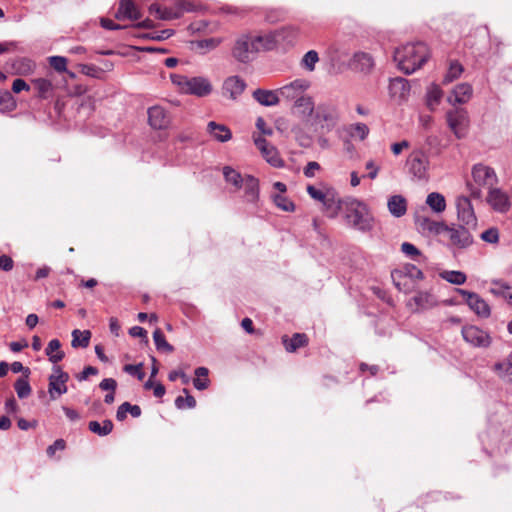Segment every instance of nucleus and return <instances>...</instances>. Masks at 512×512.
I'll use <instances>...</instances> for the list:
<instances>
[{"label":"nucleus","instance_id":"nucleus-48","mask_svg":"<svg viewBox=\"0 0 512 512\" xmlns=\"http://www.w3.org/2000/svg\"><path fill=\"white\" fill-rule=\"evenodd\" d=\"M16 100L8 90H0V112H10L16 108Z\"/></svg>","mask_w":512,"mask_h":512},{"label":"nucleus","instance_id":"nucleus-43","mask_svg":"<svg viewBox=\"0 0 512 512\" xmlns=\"http://www.w3.org/2000/svg\"><path fill=\"white\" fill-rule=\"evenodd\" d=\"M35 89L37 91V97L41 99H47L51 96L53 86L50 80L45 78H38L33 80Z\"/></svg>","mask_w":512,"mask_h":512},{"label":"nucleus","instance_id":"nucleus-59","mask_svg":"<svg viewBox=\"0 0 512 512\" xmlns=\"http://www.w3.org/2000/svg\"><path fill=\"white\" fill-rule=\"evenodd\" d=\"M49 63L58 72L66 71L67 59L63 56H51L49 58Z\"/></svg>","mask_w":512,"mask_h":512},{"label":"nucleus","instance_id":"nucleus-34","mask_svg":"<svg viewBox=\"0 0 512 512\" xmlns=\"http://www.w3.org/2000/svg\"><path fill=\"white\" fill-rule=\"evenodd\" d=\"M390 92L394 95L399 94L400 98H405L410 92L409 81L405 78L397 77L390 81Z\"/></svg>","mask_w":512,"mask_h":512},{"label":"nucleus","instance_id":"nucleus-24","mask_svg":"<svg viewBox=\"0 0 512 512\" xmlns=\"http://www.w3.org/2000/svg\"><path fill=\"white\" fill-rule=\"evenodd\" d=\"M391 277L392 279L403 278V280L410 279L411 281H416L422 280L424 275L414 264H405L401 268L392 271Z\"/></svg>","mask_w":512,"mask_h":512},{"label":"nucleus","instance_id":"nucleus-47","mask_svg":"<svg viewBox=\"0 0 512 512\" xmlns=\"http://www.w3.org/2000/svg\"><path fill=\"white\" fill-rule=\"evenodd\" d=\"M464 71L463 66L458 61H452L446 74L443 77V83L449 84L458 79Z\"/></svg>","mask_w":512,"mask_h":512},{"label":"nucleus","instance_id":"nucleus-58","mask_svg":"<svg viewBox=\"0 0 512 512\" xmlns=\"http://www.w3.org/2000/svg\"><path fill=\"white\" fill-rule=\"evenodd\" d=\"M392 280H393V283L396 286V288L401 292L409 293L414 288L415 281H411L410 279L403 280V278H398V279H392Z\"/></svg>","mask_w":512,"mask_h":512},{"label":"nucleus","instance_id":"nucleus-3","mask_svg":"<svg viewBox=\"0 0 512 512\" xmlns=\"http://www.w3.org/2000/svg\"><path fill=\"white\" fill-rule=\"evenodd\" d=\"M473 183H467V187L473 198L482 196L481 188L491 189L497 183L498 177L493 168L484 164H475L472 168Z\"/></svg>","mask_w":512,"mask_h":512},{"label":"nucleus","instance_id":"nucleus-45","mask_svg":"<svg viewBox=\"0 0 512 512\" xmlns=\"http://www.w3.org/2000/svg\"><path fill=\"white\" fill-rule=\"evenodd\" d=\"M494 370L504 381L512 382V357L505 362L496 363L494 365Z\"/></svg>","mask_w":512,"mask_h":512},{"label":"nucleus","instance_id":"nucleus-2","mask_svg":"<svg viewBox=\"0 0 512 512\" xmlns=\"http://www.w3.org/2000/svg\"><path fill=\"white\" fill-rule=\"evenodd\" d=\"M341 212L348 225L360 231H369L373 227V217L367 205L352 197L342 200Z\"/></svg>","mask_w":512,"mask_h":512},{"label":"nucleus","instance_id":"nucleus-53","mask_svg":"<svg viewBox=\"0 0 512 512\" xmlns=\"http://www.w3.org/2000/svg\"><path fill=\"white\" fill-rule=\"evenodd\" d=\"M273 202L275 205L283 211L292 212L295 210L294 203L282 194L273 195Z\"/></svg>","mask_w":512,"mask_h":512},{"label":"nucleus","instance_id":"nucleus-6","mask_svg":"<svg viewBox=\"0 0 512 512\" xmlns=\"http://www.w3.org/2000/svg\"><path fill=\"white\" fill-rule=\"evenodd\" d=\"M446 121L456 138L462 139L467 135L470 121L465 109L455 108L447 111Z\"/></svg>","mask_w":512,"mask_h":512},{"label":"nucleus","instance_id":"nucleus-37","mask_svg":"<svg viewBox=\"0 0 512 512\" xmlns=\"http://www.w3.org/2000/svg\"><path fill=\"white\" fill-rule=\"evenodd\" d=\"M127 413H130L132 417L138 418L141 416V408L138 405H132L129 402L122 403L116 412V419L118 421H123L127 417Z\"/></svg>","mask_w":512,"mask_h":512},{"label":"nucleus","instance_id":"nucleus-15","mask_svg":"<svg viewBox=\"0 0 512 512\" xmlns=\"http://www.w3.org/2000/svg\"><path fill=\"white\" fill-rule=\"evenodd\" d=\"M471 227H465L464 225H459L458 227H449L445 233L448 234L451 243L460 248L465 249L469 247L473 243L472 235L470 234Z\"/></svg>","mask_w":512,"mask_h":512},{"label":"nucleus","instance_id":"nucleus-38","mask_svg":"<svg viewBox=\"0 0 512 512\" xmlns=\"http://www.w3.org/2000/svg\"><path fill=\"white\" fill-rule=\"evenodd\" d=\"M492 284L493 286L490 288V292L497 297L505 299L512 305V287L501 281H493Z\"/></svg>","mask_w":512,"mask_h":512},{"label":"nucleus","instance_id":"nucleus-19","mask_svg":"<svg viewBox=\"0 0 512 512\" xmlns=\"http://www.w3.org/2000/svg\"><path fill=\"white\" fill-rule=\"evenodd\" d=\"M284 32H270L264 35L252 36V40L258 51L260 50H271L273 47L280 43V40H284Z\"/></svg>","mask_w":512,"mask_h":512},{"label":"nucleus","instance_id":"nucleus-17","mask_svg":"<svg viewBox=\"0 0 512 512\" xmlns=\"http://www.w3.org/2000/svg\"><path fill=\"white\" fill-rule=\"evenodd\" d=\"M309 83L304 79H296L278 90L280 97L288 101H296L304 95Z\"/></svg>","mask_w":512,"mask_h":512},{"label":"nucleus","instance_id":"nucleus-36","mask_svg":"<svg viewBox=\"0 0 512 512\" xmlns=\"http://www.w3.org/2000/svg\"><path fill=\"white\" fill-rule=\"evenodd\" d=\"M223 176L225 181L237 190L242 188L243 182L245 181V176L243 177L238 171L230 166H225L223 168Z\"/></svg>","mask_w":512,"mask_h":512},{"label":"nucleus","instance_id":"nucleus-18","mask_svg":"<svg viewBox=\"0 0 512 512\" xmlns=\"http://www.w3.org/2000/svg\"><path fill=\"white\" fill-rule=\"evenodd\" d=\"M246 82L241 77L234 75L226 78L222 85V94L231 100H237L246 89Z\"/></svg>","mask_w":512,"mask_h":512},{"label":"nucleus","instance_id":"nucleus-5","mask_svg":"<svg viewBox=\"0 0 512 512\" xmlns=\"http://www.w3.org/2000/svg\"><path fill=\"white\" fill-rule=\"evenodd\" d=\"M428 166V157L422 150H414L407 157L406 167L413 180L426 181L428 179Z\"/></svg>","mask_w":512,"mask_h":512},{"label":"nucleus","instance_id":"nucleus-52","mask_svg":"<svg viewBox=\"0 0 512 512\" xmlns=\"http://www.w3.org/2000/svg\"><path fill=\"white\" fill-rule=\"evenodd\" d=\"M183 392L186 394V397L178 396L175 399V406L176 408L182 410L185 408H194L196 406V400L195 398L189 394L187 389H183Z\"/></svg>","mask_w":512,"mask_h":512},{"label":"nucleus","instance_id":"nucleus-61","mask_svg":"<svg viewBox=\"0 0 512 512\" xmlns=\"http://www.w3.org/2000/svg\"><path fill=\"white\" fill-rule=\"evenodd\" d=\"M307 193L309 194V196L311 198H313L314 200H317V201L322 203L326 199V197L328 196V194L330 192L329 191L328 192H324V191H322L320 189H317L313 185H308Z\"/></svg>","mask_w":512,"mask_h":512},{"label":"nucleus","instance_id":"nucleus-33","mask_svg":"<svg viewBox=\"0 0 512 512\" xmlns=\"http://www.w3.org/2000/svg\"><path fill=\"white\" fill-rule=\"evenodd\" d=\"M442 97V89L436 84H431L427 88L426 92V105L429 108V110L434 111L436 107L439 105Z\"/></svg>","mask_w":512,"mask_h":512},{"label":"nucleus","instance_id":"nucleus-41","mask_svg":"<svg viewBox=\"0 0 512 512\" xmlns=\"http://www.w3.org/2000/svg\"><path fill=\"white\" fill-rule=\"evenodd\" d=\"M13 67L17 74L29 75L32 74L36 68L35 62L27 57H21L15 60Z\"/></svg>","mask_w":512,"mask_h":512},{"label":"nucleus","instance_id":"nucleus-26","mask_svg":"<svg viewBox=\"0 0 512 512\" xmlns=\"http://www.w3.org/2000/svg\"><path fill=\"white\" fill-rule=\"evenodd\" d=\"M244 198L249 203H257L259 200V180L252 175H245L243 182Z\"/></svg>","mask_w":512,"mask_h":512},{"label":"nucleus","instance_id":"nucleus-49","mask_svg":"<svg viewBox=\"0 0 512 512\" xmlns=\"http://www.w3.org/2000/svg\"><path fill=\"white\" fill-rule=\"evenodd\" d=\"M347 132L352 138H358L363 141L369 134V127L365 123H356L350 125Z\"/></svg>","mask_w":512,"mask_h":512},{"label":"nucleus","instance_id":"nucleus-35","mask_svg":"<svg viewBox=\"0 0 512 512\" xmlns=\"http://www.w3.org/2000/svg\"><path fill=\"white\" fill-rule=\"evenodd\" d=\"M60 348V341L58 339H52L45 349V353L48 356L49 361L52 362L53 364H57L65 356L64 352L60 350Z\"/></svg>","mask_w":512,"mask_h":512},{"label":"nucleus","instance_id":"nucleus-16","mask_svg":"<svg viewBox=\"0 0 512 512\" xmlns=\"http://www.w3.org/2000/svg\"><path fill=\"white\" fill-rule=\"evenodd\" d=\"M148 123L155 130L167 129L170 125L171 119L168 112L164 107L155 105L148 108Z\"/></svg>","mask_w":512,"mask_h":512},{"label":"nucleus","instance_id":"nucleus-4","mask_svg":"<svg viewBox=\"0 0 512 512\" xmlns=\"http://www.w3.org/2000/svg\"><path fill=\"white\" fill-rule=\"evenodd\" d=\"M172 82L180 87L187 94L204 97L211 93L212 85L205 77H187L184 75H172Z\"/></svg>","mask_w":512,"mask_h":512},{"label":"nucleus","instance_id":"nucleus-11","mask_svg":"<svg viewBox=\"0 0 512 512\" xmlns=\"http://www.w3.org/2000/svg\"><path fill=\"white\" fill-rule=\"evenodd\" d=\"M461 332L463 339L473 347L487 348L491 344L490 335L477 326H464Z\"/></svg>","mask_w":512,"mask_h":512},{"label":"nucleus","instance_id":"nucleus-54","mask_svg":"<svg viewBox=\"0 0 512 512\" xmlns=\"http://www.w3.org/2000/svg\"><path fill=\"white\" fill-rule=\"evenodd\" d=\"M319 61L318 53L315 50L308 51L302 58V66L312 72L315 69L316 63Z\"/></svg>","mask_w":512,"mask_h":512},{"label":"nucleus","instance_id":"nucleus-57","mask_svg":"<svg viewBox=\"0 0 512 512\" xmlns=\"http://www.w3.org/2000/svg\"><path fill=\"white\" fill-rule=\"evenodd\" d=\"M80 71L82 74L92 78H99L103 72L101 68L93 64H81Z\"/></svg>","mask_w":512,"mask_h":512},{"label":"nucleus","instance_id":"nucleus-12","mask_svg":"<svg viewBox=\"0 0 512 512\" xmlns=\"http://www.w3.org/2000/svg\"><path fill=\"white\" fill-rule=\"evenodd\" d=\"M457 291L474 313L482 318H488L490 316L491 310L489 305L477 293L464 289H458Z\"/></svg>","mask_w":512,"mask_h":512},{"label":"nucleus","instance_id":"nucleus-10","mask_svg":"<svg viewBox=\"0 0 512 512\" xmlns=\"http://www.w3.org/2000/svg\"><path fill=\"white\" fill-rule=\"evenodd\" d=\"M338 113L334 106L329 104H319L314 114V122L319 124L326 131L332 130L338 121Z\"/></svg>","mask_w":512,"mask_h":512},{"label":"nucleus","instance_id":"nucleus-22","mask_svg":"<svg viewBox=\"0 0 512 512\" xmlns=\"http://www.w3.org/2000/svg\"><path fill=\"white\" fill-rule=\"evenodd\" d=\"M416 224L423 233L427 232L433 235H440L448 230V226L445 223L434 221L422 216H418L416 218Z\"/></svg>","mask_w":512,"mask_h":512},{"label":"nucleus","instance_id":"nucleus-25","mask_svg":"<svg viewBox=\"0 0 512 512\" xmlns=\"http://www.w3.org/2000/svg\"><path fill=\"white\" fill-rule=\"evenodd\" d=\"M115 17L119 20H138L140 19L141 14L131 0H121Z\"/></svg>","mask_w":512,"mask_h":512},{"label":"nucleus","instance_id":"nucleus-14","mask_svg":"<svg viewBox=\"0 0 512 512\" xmlns=\"http://www.w3.org/2000/svg\"><path fill=\"white\" fill-rule=\"evenodd\" d=\"M254 144L271 166L276 168L284 166V162L281 159L276 147L270 144L265 138L261 136L254 137Z\"/></svg>","mask_w":512,"mask_h":512},{"label":"nucleus","instance_id":"nucleus-29","mask_svg":"<svg viewBox=\"0 0 512 512\" xmlns=\"http://www.w3.org/2000/svg\"><path fill=\"white\" fill-rule=\"evenodd\" d=\"M208 133L219 142H227L232 138L231 130L224 124H218L215 121H210L207 124Z\"/></svg>","mask_w":512,"mask_h":512},{"label":"nucleus","instance_id":"nucleus-51","mask_svg":"<svg viewBox=\"0 0 512 512\" xmlns=\"http://www.w3.org/2000/svg\"><path fill=\"white\" fill-rule=\"evenodd\" d=\"M153 340L157 350L166 352H172L174 350L173 346L166 341L165 336L160 329H156L153 332Z\"/></svg>","mask_w":512,"mask_h":512},{"label":"nucleus","instance_id":"nucleus-60","mask_svg":"<svg viewBox=\"0 0 512 512\" xmlns=\"http://www.w3.org/2000/svg\"><path fill=\"white\" fill-rule=\"evenodd\" d=\"M481 239L487 243H497L499 241V232L497 228H489L481 233Z\"/></svg>","mask_w":512,"mask_h":512},{"label":"nucleus","instance_id":"nucleus-50","mask_svg":"<svg viewBox=\"0 0 512 512\" xmlns=\"http://www.w3.org/2000/svg\"><path fill=\"white\" fill-rule=\"evenodd\" d=\"M14 389L20 399H25L31 394V386L28 378L20 377L14 383Z\"/></svg>","mask_w":512,"mask_h":512},{"label":"nucleus","instance_id":"nucleus-64","mask_svg":"<svg viewBox=\"0 0 512 512\" xmlns=\"http://www.w3.org/2000/svg\"><path fill=\"white\" fill-rule=\"evenodd\" d=\"M320 170V165L318 162L310 161L307 163V165L304 168V175L307 178H312L315 176V172Z\"/></svg>","mask_w":512,"mask_h":512},{"label":"nucleus","instance_id":"nucleus-31","mask_svg":"<svg viewBox=\"0 0 512 512\" xmlns=\"http://www.w3.org/2000/svg\"><path fill=\"white\" fill-rule=\"evenodd\" d=\"M294 108L296 113L302 117L311 116L315 110L314 101L312 97L303 95L294 101Z\"/></svg>","mask_w":512,"mask_h":512},{"label":"nucleus","instance_id":"nucleus-32","mask_svg":"<svg viewBox=\"0 0 512 512\" xmlns=\"http://www.w3.org/2000/svg\"><path fill=\"white\" fill-rule=\"evenodd\" d=\"M282 342L288 352H295L298 348L307 344L308 338L304 333H295L291 338L284 336Z\"/></svg>","mask_w":512,"mask_h":512},{"label":"nucleus","instance_id":"nucleus-63","mask_svg":"<svg viewBox=\"0 0 512 512\" xmlns=\"http://www.w3.org/2000/svg\"><path fill=\"white\" fill-rule=\"evenodd\" d=\"M141 367H142V364H138V365L127 364L124 366V371L131 375H135V376H137V378L139 380H142L144 377V372L141 370Z\"/></svg>","mask_w":512,"mask_h":512},{"label":"nucleus","instance_id":"nucleus-13","mask_svg":"<svg viewBox=\"0 0 512 512\" xmlns=\"http://www.w3.org/2000/svg\"><path fill=\"white\" fill-rule=\"evenodd\" d=\"M458 220L467 227L475 228L477 219L471 201L466 196H460L456 200Z\"/></svg>","mask_w":512,"mask_h":512},{"label":"nucleus","instance_id":"nucleus-40","mask_svg":"<svg viewBox=\"0 0 512 512\" xmlns=\"http://www.w3.org/2000/svg\"><path fill=\"white\" fill-rule=\"evenodd\" d=\"M426 204L435 213H442L446 209L445 197L438 192H432V193L428 194V196L426 198Z\"/></svg>","mask_w":512,"mask_h":512},{"label":"nucleus","instance_id":"nucleus-8","mask_svg":"<svg viewBox=\"0 0 512 512\" xmlns=\"http://www.w3.org/2000/svg\"><path fill=\"white\" fill-rule=\"evenodd\" d=\"M257 52L258 50L250 35H242L239 37L232 49L233 57L241 63L250 62Z\"/></svg>","mask_w":512,"mask_h":512},{"label":"nucleus","instance_id":"nucleus-27","mask_svg":"<svg viewBox=\"0 0 512 512\" xmlns=\"http://www.w3.org/2000/svg\"><path fill=\"white\" fill-rule=\"evenodd\" d=\"M253 98L262 106L270 107L275 106L280 101L278 91L256 89L253 92Z\"/></svg>","mask_w":512,"mask_h":512},{"label":"nucleus","instance_id":"nucleus-20","mask_svg":"<svg viewBox=\"0 0 512 512\" xmlns=\"http://www.w3.org/2000/svg\"><path fill=\"white\" fill-rule=\"evenodd\" d=\"M487 202L498 212H506L510 208L508 195L499 188L489 189Z\"/></svg>","mask_w":512,"mask_h":512},{"label":"nucleus","instance_id":"nucleus-39","mask_svg":"<svg viewBox=\"0 0 512 512\" xmlns=\"http://www.w3.org/2000/svg\"><path fill=\"white\" fill-rule=\"evenodd\" d=\"M323 207L331 217H335L342 209V200L336 198L333 192H330L326 199L322 202Z\"/></svg>","mask_w":512,"mask_h":512},{"label":"nucleus","instance_id":"nucleus-1","mask_svg":"<svg viewBox=\"0 0 512 512\" xmlns=\"http://www.w3.org/2000/svg\"><path fill=\"white\" fill-rule=\"evenodd\" d=\"M429 50L425 43H407L394 51L393 59L405 74H412L427 61Z\"/></svg>","mask_w":512,"mask_h":512},{"label":"nucleus","instance_id":"nucleus-21","mask_svg":"<svg viewBox=\"0 0 512 512\" xmlns=\"http://www.w3.org/2000/svg\"><path fill=\"white\" fill-rule=\"evenodd\" d=\"M473 94V88L469 83H460L455 86L447 101L449 104L455 106L457 104L467 103Z\"/></svg>","mask_w":512,"mask_h":512},{"label":"nucleus","instance_id":"nucleus-55","mask_svg":"<svg viewBox=\"0 0 512 512\" xmlns=\"http://www.w3.org/2000/svg\"><path fill=\"white\" fill-rule=\"evenodd\" d=\"M443 278L456 285L464 284L466 281V275L461 271H447L443 274Z\"/></svg>","mask_w":512,"mask_h":512},{"label":"nucleus","instance_id":"nucleus-23","mask_svg":"<svg viewBox=\"0 0 512 512\" xmlns=\"http://www.w3.org/2000/svg\"><path fill=\"white\" fill-rule=\"evenodd\" d=\"M351 67L362 73H369L374 67V59L367 52H356L351 59Z\"/></svg>","mask_w":512,"mask_h":512},{"label":"nucleus","instance_id":"nucleus-30","mask_svg":"<svg viewBox=\"0 0 512 512\" xmlns=\"http://www.w3.org/2000/svg\"><path fill=\"white\" fill-rule=\"evenodd\" d=\"M388 210L396 218L402 217L407 211V202L402 195H393L388 199Z\"/></svg>","mask_w":512,"mask_h":512},{"label":"nucleus","instance_id":"nucleus-28","mask_svg":"<svg viewBox=\"0 0 512 512\" xmlns=\"http://www.w3.org/2000/svg\"><path fill=\"white\" fill-rule=\"evenodd\" d=\"M436 304L434 296L428 292H418L414 297L408 301V306L416 310H426L432 308Z\"/></svg>","mask_w":512,"mask_h":512},{"label":"nucleus","instance_id":"nucleus-46","mask_svg":"<svg viewBox=\"0 0 512 512\" xmlns=\"http://www.w3.org/2000/svg\"><path fill=\"white\" fill-rule=\"evenodd\" d=\"M196 378L193 380V385L197 390H204L209 385L208 373L206 367H198L194 371Z\"/></svg>","mask_w":512,"mask_h":512},{"label":"nucleus","instance_id":"nucleus-44","mask_svg":"<svg viewBox=\"0 0 512 512\" xmlns=\"http://www.w3.org/2000/svg\"><path fill=\"white\" fill-rule=\"evenodd\" d=\"M89 430L99 436H107L113 430V423L111 420L106 419L102 423L98 421H90L88 424Z\"/></svg>","mask_w":512,"mask_h":512},{"label":"nucleus","instance_id":"nucleus-62","mask_svg":"<svg viewBox=\"0 0 512 512\" xmlns=\"http://www.w3.org/2000/svg\"><path fill=\"white\" fill-rule=\"evenodd\" d=\"M401 251L410 258H415L421 254L419 249L409 242L402 243Z\"/></svg>","mask_w":512,"mask_h":512},{"label":"nucleus","instance_id":"nucleus-9","mask_svg":"<svg viewBox=\"0 0 512 512\" xmlns=\"http://www.w3.org/2000/svg\"><path fill=\"white\" fill-rule=\"evenodd\" d=\"M69 380L68 373L64 372L58 365L53 367V374L49 376L48 393L52 400L58 396L65 394L68 390L67 381Z\"/></svg>","mask_w":512,"mask_h":512},{"label":"nucleus","instance_id":"nucleus-42","mask_svg":"<svg viewBox=\"0 0 512 512\" xmlns=\"http://www.w3.org/2000/svg\"><path fill=\"white\" fill-rule=\"evenodd\" d=\"M90 338H91V332L89 330L81 331V330L75 329L72 331L71 346L73 348H78V347L86 348L89 346Z\"/></svg>","mask_w":512,"mask_h":512},{"label":"nucleus","instance_id":"nucleus-56","mask_svg":"<svg viewBox=\"0 0 512 512\" xmlns=\"http://www.w3.org/2000/svg\"><path fill=\"white\" fill-rule=\"evenodd\" d=\"M277 32H284L285 39L280 40V42H283L285 44H293L298 36V28L294 26H288L284 27L282 29L276 30Z\"/></svg>","mask_w":512,"mask_h":512},{"label":"nucleus","instance_id":"nucleus-7","mask_svg":"<svg viewBox=\"0 0 512 512\" xmlns=\"http://www.w3.org/2000/svg\"><path fill=\"white\" fill-rule=\"evenodd\" d=\"M194 10L193 5L190 2L179 0L176 3L175 9L162 8L158 4H151L149 7L150 14L154 15L160 20H170L180 18L184 12H191Z\"/></svg>","mask_w":512,"mask_h":512}]
</instances>
